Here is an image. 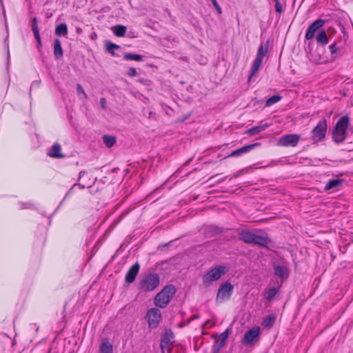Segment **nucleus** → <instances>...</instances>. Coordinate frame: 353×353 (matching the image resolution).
Returning <instances> with one entry per match:
<instances>
[{
	"label": "nucleus",
	"mask_w": 353,
	"mask_h": 353,
	"mask_svg": "<svg viewBox=\"0 0 353 353\" xmlns=\"http://www.w3.org/2000/svg\"><path fill=\"white\" fill-rule=\"evenodd\" d=\"M279 292V289L276 288H271L268 289L263 292V298L268 301H272Z\"/></svg>",
	"instance_id": "22"
},
{
	"label": "nucleus",
	"mask_w": 353,
	"mask_h": 353,
	"mask_svg": "<svg viewBox=\"0 0 353 353\" xmlns=\"http://www.w3.org/2000/svg\"><path fill=\"white\" fill-rule=\"evenodd\" d=\"M159 276L156 273H149L140 280L139 288L143 292H152L159 286Z\"/></svg>",
	"instance_id": "4"
},
{
	"label": "nucleus",
	"mask_w": 353,
	"mask_h": 353,
	"mask_svg": "<svg viewBox=\"0 0 353 353\" xmlns=\"http://www.w3.org/2000/svg\"><path fill=\"white\" fill-rule=\"evenodd\" d=\"M275 321V317L272 315H268L265 316L262 322V325L264 327L270 328L272 327L274 325Z\"/></svg>",
	"instance_id": "28"
},
{
	"label": "nucleus",
	"mask_w": 353,
	"mask_h": 353,
	"mask_svg": "<svg viewBox=\"0 0 353 353\" xmlns=\"http://www.w3.org/2000/svg\"><path fill=\"white\" fill-rule=\"evenodd\" d=\"M30 203H22L21 208H23V209L28 208L30 207Z\"/></svg>",
	"instance_id": "41"
},
{
	"label": "nucleus",
	"mask_w": 353,
	"mask_h": 353,
	"mask_svg": "<svg viewBox=\"0 0 353 353\" xmlns=\"http://www.w3.org/2000/svg\"><path fill=\"white\" fill-rule=\"evenodd\" d=\"M113 32L117 37H123L126 32V27L122 25H117L113 28Z\"/></svg>",
	"instance_id": "27"
},
{
	"label": "nucleus",
	"mask_w": 353,
	"mask_h": 353,
	"mask_svg": "<svg viewBox=\"0 0 353 353\" xmlns=\"http://www.w3.org/2000/svg\"><path fill=\"white\" fill-rule=\"evenodd\" d=\"M274 1H275V9H276V11L278 13L281 14L282 12V10H283L282 5L280 3L279 0H274Z\"/></svg>",
	"instance_id": "37"
},
{
	"label": "nucleus",
	"mask_w": 353,
	"mask_h": 353,
	"mask_svg": "<svg viewBox=\"0 0 353 353\" xmlns=\"http://www.w3.org/2000/svg\"><path fill=\"white\" fill-rule=\"evenodd\" d=\"M103 143L108 148L112 147L116 143V138L113 136L104 135L103 137Z\"/></svg>",
	"instance_id": "29"
},
{
	"label": "nucleus",
	"mask_w": 353,
	"mask_h": 353,
	"mask_svg": "<svg viewBox=\"0 0 353 353\" xmlns=\"http://www.w3.org/2000/svg\"><path fill=\"white\" fill-rule=\"evenodd\" d=\"M231 331H232V329L230 327H228L221 334L220 339L222 340V342L223 341L226 342Z\"/></svg>",
	"instance_id": "34"
},
{
	"label": "nucleus",
	"mask_w": 353,
	"mask_h": 353,
	"mask_svg": "<svg viewBox=\"0 0 353 353\" xmlns=\"http://www.w3.org/2000/svg\"><path fill=\"white\" fill-rule=\"evenodd\" d=\"M124 59L141 61L143 60V57L140 54L126 53L124 54Z\"/></svg>",
	"instance_id": "31"
},
{
	"label": "nucleus",
	"mask_w": 353,
	"mask_h": 353,
	"mask_svg": "<svg viewBox=\"0 0 353 353\" xmlns=\"http://www.w3.org/2000/svg\"><path fill=\"white\" fill-rule=\"evenodd\" d=\"M78 185L81 188V189H84L85 188V185H81L80 183L78 184Z\"/></svg>",
	"instance_id": "46"
},
{
	"label": "nucleus",
	"mask_w": 353,
	"mask_h": 353,
	"mask_svg": "<svg viewBox=\"0 0 353 353\" xmlns=\"http://www.w3.org/2000/svg\"><path fill=\"white\" fill-rule=\"evenodd\" d=\"M54 54L57 59H59L63 56V50L61 48V41L58 39L54 40Z\"/></svg>",
	"instance_id": "23"
},
{
	"label": "nucleus",
	"mask_w": 353,
	"mask_h": 353,
	"mask_svg": "<svg viewBox=\"0 0 353 353\" xmlns=\"http://www.w3.org/2000/svg\"><path fill=\"white\" fill-rule=\"evenodd\" d=\"M225 343L226 342H225V341L222 342V340L219 338V339L216 340L214 343V345H213L214 350H220L225 345Z\"/></svg>",
	"instance_id": "33"
},
{
	"label": "nucleus",
	"mask_w": 353,
	"mask_h": 353,
	"mask_svg": "<svg viewBox=\"0 0 353 353\" xmlns=\"http://www.w3.org/2000/svg\"><path fill=\"white\" fill-rule=\"evenodd\" d=\"M259 335L260 327L259 326H254L245 333L241 343L245 345H249L252 344L255 339H258Z\"/></svg>",
	"instance_id": "11"
},
{
	"label": "nucleus",
	"mask_w": 353,
	"mask_h": 353,
	"mask_svg": "<svg viewBox=\"0 0 353 353\" xmlns=\"http://www.w3.org/2000/svg\"><path fill=\"white\" fill-rule=\"evenodd\" d=\"M139 269L140 266L138 263H136L133 265H132L125 275V282L128 283H131L134 282L139 272Z\"/></svg>",
	"instance_id": "14"
},
{
	"label": "nucleus",
	"mask_w": 353,
	"mask_h": 353,
	"mask_svg": "<svg viewBox=\"0 0 353 353\" xmlns=\"http://www.w3.org/2000/svg\"><path fill=\"white\" fill-rule=\"evenodd\" d=\"M329 50L331 54L332 59L335 60L340 54V48L337 46L336 42H334L329 46Z\"/></svg>",
	"instance_id": "24"
},
{
	"label": "nucleus",
	"mask_w": 353,
	"mask_h": 353,
	"mask_svg": "<svg viewBox=\"0 0 353 353\" xmlns=\"http://www.w3.org/2000/svg\"><path fill=\"white\" fill-rule=\"evenodd\" d=\"M199 318V315H193L191 318H190V320H193V319H196Z\"/></svg>",
	"instance_id": "43"
},
{
	"label": "nucleus",
	"mask_w": 353,
	"mask_h": 353,
	"mask_svg": "<svg viewBox=\"0 0 353 353\" xmlns=\"http://www.w3.org/2000/svg\"><path fill=\"white\" fill-rule=\"evenodd\" d=\"M30 25H31V28H32V30L34 34V36L37 40V47L39 48L41 46V37L39 34V27H38V21H37V18L36 17H34L32 18Z\"/></svg>",
	"instance_id": "17"
},
{
	"label": "nucleus",
	"mask_w": 353,
	"mask_h": 353,
	"mask_svg": "<svg viewBox=\"0 0 353 353\" xmlns=\"http://www.w3.org/2000/svg\"><path fill=\"white\" fill-rule=\"evenodd\" d=\"M267 45H268V41L267 42ZM268 52V46H266L265 48L263 44H261L258 48L256 57L253 62L250 73L249 75V80L251 79L259 70L262 65L263 59L267 55Z\"/></svg>",
	"instance_id": "5"
},
{
	"label": "nucleus",
	"mask_w": 353,
	"mask_h": 353,
	"mask_svg": "<svg viewBox=\"0 0 353 353\" xmlns=\"http://www.w3.org/2000/svg\"><path fill=\"white\" fill-rule=\"evenodd\" d=\"M325 23V21L321 19L315 20L307 28L305 33V39L311 40L314 38L315 32L320 30Z\"/></svg>",
	"instance_id": "12"
},
{
	"label": "nucleus",
	"mask_w": 353,
	"mask_h": 353,
	"mask_svg": "<svg viewBox=\"0 0 353 353\" xmlns=\"http://www.w3.org/2000/svg\"><path fill=\"white\" fill-rule=\"evenodd\" d=\"M47 154L48 156L54 159H61L65 157V155L61 153V147L58 143H54L52 145L50 149L48 151Z\"/></svg>",
	"instance_id": "15"
},
{
	"label": "nucleus",
	"mask_w": 353,
	"mask_h": 353,
	"mask_svg": "<svg viewBox=\"0 0 353 353\" xmlns=\"http://www.w3.org/2000/svg\"><path fill=\"white\" fill-rule=\"evenodd\" d=\"M85 174V171H81L79 174V180Z\"/></svg>",
	"instance_id": "42"
},
{
	"label": "nucleus",
	"mask_w": 353,
	"mask_h": 353,
	"mask_svg": "<svg viewBox=\"0 0 353 353\" xmlns=\"http://www.w3.org/2000/svg\"><path fill=\"white\" fill-rule=\"evenodd\" d=\"M105 48L107 51L110 53L112 56H115V53L114 52V50H117L120 48L119 46L113 43L110 41H107L105 43Z\"/></svg>",
	"instance_id": "30"
},
{
	"label": "nucleus",
	"mask_w": 353,
	"mask_h": 353,
	"mask_svg": "<svg viewBox=\"0 0 353 353\" xmlns=\"http://www.w3.org/2000/svg\"><path fill=\"white\" fill-rule=\"evenodd\" d=\"M316 42L319 45L325 46L328 43V37L325 30L319 31L316 37Z\"/></svg>",
	"instance_id": "21"
},
{
	"label": "nucleus",
	"mask_w": 353,
	"mask_h": 353,
	"mask_svg": "<svg viewBox=\"0 0 353 353\" xmlns=\"http://www.w3.org/2000/svg\"><path fill=\"white\" fill-rule=\"evenodd\" d=\"M77 185V183L74 184V185L72 186V188H71V190H72V189H73V188H74V186H76Z\"/></svg>",
	"instance_id": "48"
},
{
	"label": "nucleus",
	"mask_w": 353,
	"mask_h": 353,
	"mask_svg": "<svg viewBox=\"0 0 353 353\" xmlns=\"http://www.w3.org/2000/svg\"><path fill=\"white\" fill-rule=\"evenodd\" d=\"M234 286L229 281L221 283L218 289L216 301L222 303L229 300L232 294Z\"/></svg>",
	"instance_id": "6"
},
{
	"label": "nucleus",
	"mask_w": 353,
	"mask_h": 353,
	"mask_svg": "<svg viewBox=\"0 0 353 353\" xmlns=\"http://www.w3.org/2000/svg\"><path fill=\"white\" fill-rule=\"evenodd\" d=\"M128 75L129 77H135L137 74V70L134 68H130L128 72Z\"/></svg>",
	"instance_id": "38"
},
{
	"label": "nucleus",
	"mask_w": 353,
	"mask_h": 353,
	"mask_svg": "<svg viewBox=\"0 0 353 353\" xmlns=\"http://www.w3.org/2000/svg\"><path fill=\"white\" fill-rule=\"evenodd\" d=\"M327 132V121L323 119L319 121L312 130V138L314 143L321 141L325 137Z\"/></svg>",
	"instance_id": "7"
},
{
	"label": "nucleus",
	"mask_w": 353,
	"mask_h": 353,
	"mask_svg": "<svg viewBox=\"0 0 353 353\" xmlns=\"http://www.w3.org/2000/svg\"><path fill=\"white\" fill-rule=\"evenodd\" d=\"M254 232L243 230L239 233V239L248 244H252Z\"/></svg>",
	"instance_id": "19"
},
{
	"label": "nucleus",
	"mask_w": 353,
	"mask_h": 353,
	"mask_svg": "<svg viewBox=\"0 0 353 353\" xmlns=\"http://www.w3.org/2000/svg\"><path fill=\"white\" fill-rule=\"evenodd\" d=\"M176 292L175 287L173 285L165 286L154 297V304L161 308L165 307L169 303L171 298Z\"/></svg>",
	"instance_id": "2"
},
{
	"label": "nucleus",
	"mask_w": 353,
	"mask_h": 353,
	"mask_svg": "<svg viewBox=\"0 0 353 353\" xmlns=\"http://www.w3.org/2000/svg\"><path fill=\"white\" fill-rule=\"evenodd\" d=\"M260 143H254L252 144L245 145L242 148H238L233 152H231V154L228 157H239L242 155L243 154L247 153L250 152L253 148L259 146Z\"/></svg>",
	"instance_id": "16"
},
{
	"label": "nucleus",
	"mask_w": 353,
	"mask_h": 353,
	"mask_svg": "<svg viewBox=\"0 0 353 353\" xmlns=\"http://www.w3.org/2000/svg\"><path fill=\"white\" fill-rule=\"evenodd\" d=\"M146 318L148 319L149 327L152 329L156 328L159 325L161 319V312L157 308H150L147 312Z\"/></svg>",
	"instance_id": "8"
},
{
	"label": "nucleus",
	"mask_w": 353,
	"mask_h": 353,
	"mask_svg": "<svg viewBox=\"0 0 353 353\" xmlns=\"http://www.w3.org/2000/svg\"><path fill=\"white\" fill-rule=\"evenodd\" d=\"M210 1H211L212 3L213 4L214 9L218 12V14H221L222 10H221V8L220 7V6L219 5L218 2L216 1V0H210Z\"/></svg>",
	"instance_id": "35"
},
{
	"label": "nucleus",
	"mask_w": 353,
	"mask_h": 353,
	"mask_svg": "<svg viewBox=\"0 0 353 353\" xmlns=\"http://www.w3.org/2000/svg\"><path fill=\"white\" fill-rule=\"evenodd\" d=\"M282 99V97L280 95H274L269 99H268L265 101V106L270 107L274 103L279 102Z\"/></svg>",
	"instance_id": "32"
},
{
	"label": "nucleus",
	"mask_w": 353,
	"mask_h": 353,
	"mask_svg": "<svg viewBox=\"0 0 353 353\" xmlns=\"http://www.w3.org/2000/svg\"><path fill=\"white\" fill-rule=\"evenodd\" d=\"M100 104L103 109L106 108V100L105 98L102 97L100 99Z\"/></svg>",
	"instance_id": "40"
},
{
	"label": "nucleus",
	"mask_w": 353,
	"mask_h": 353,
	"mask_svg": "<svg viewBox=\"0 0 353 353\" xmlns=\"http://www.w3.org/2000/svg\"><path fill=\"white\" fill-rule=\"evenodd\" d=\"M300 140V135L296 134H288L281 137L278 145L283 147H295Z\"/></svg>",
	"instance_id": "9"
},
{
	"label": "nucleus",
	"mask_w": 353,
	"mask_h": 353,
	"mask_svg": "<svg viewBox=\"0 0 353 353\" xmlns=\"http://www.w3.org/2000/svg\"><path fill=\"white\" fill-rule=\"evenodd\" d=\"M244 172H245V170L244 169L240 170L238 172H236V173H234L233 174V176L231 177V179H232V178H237L240 175L243 174Z\"/></svg>",
	"instance_id": "39"
},
{
	"label": "nucleus",
	"mask_w": 353,
	"mask_h": 353,
	"mask_svg": "<svg viewBox=\"0 0 353 353\" xmlns=\"http://www.w3.org/2000/svg\"><path fill=\"white\" fill-rule=\"evenodd\" d=\"M77 94L79 95L80 94H83V97L85 99H86L88 97L86 93L85 92L83 87L80 85V84H77Z\"/></svg>",
	"instance_id": "36"
},
{
	"label": "nucleus",
	"mask_w": 353,
	"mask_h": 353,
	"mask_svg": "<svg viewBox=\"0 0 353 353\" xmlns=\"http://www.w3.org/2000/svg\"><path fill=\"white\" fill-rule=\"evenodd\" d=\"M81 31V28H77V32H80Z\"/></svg>",
	"instance_id": "47"
},
{
	"label": "nucleus",
	"mask_w": 353,
	"mask_h": 353,
	"mask_svg": "<svg viewBox=\"0 0 353 353\" xmlns=\"http://www.w3.org/2000/svg\"><path fill=\"white\" fill-rule=\"evenodd\" d=\"M55 34L58 36H65L68 34V27L65 23L59 24L55 29Z\"/></svg>",
	"instance_id": "25"
},
{
	"label": "nucleus",
	"mask_w": 353,
	"mask_h": 353,
	"mask_svg": "<svg viewBox=\"0 0 353 353\" xmlns=\"http://www.w3.org/2000/svg\"><path fill=\"white\" fill-rule=\"evenodd\" d=\"M344 180L341 179H330L325 185L324 190L328 191L332 189H339L342 186Z\"/></svg>",
	"instance_id": "18"
},
{
	"label": "nucleus",
	"mask_w": 353,
	"mask_h": 353,
	"mask_svg": "<svg viewBox=\"0 0 353 353\" xmlns=\"http://www.w3.org/2000/svg\"><path fill=\"white\" fill-rule=\"evenodd\" d=\"M100 350L101 353H113V346L107 341H103L100 347Z\"/></svg>",
	"instance_id": "26"
},
{
	"label": "nucleus",
	"mask_w": 353,
	"mask_h": 353,
	"mask_svg": "<svg viewBox=\"0 0 353 353\" xmlns=\"http://www.w3.org/2000/svg\"><path fill=\"white\" fill-rule=\"evenodd\" d=\"M154 115V113H153L152 112H149V118L152 117Z\"/></svg>",
	"instance_id": "45"
},
{
	"label": "nucleus",
	"mask_w": 353,
	"mask_h": 353,
	"mask_svg": "<svg viewBox=\"0 0 353 353\" xmlns=\"http://www.w3.org/2000/svg\"><path fill=\"white\" fill-rule=\"evenodd\" d=\"M350 125V118L347 115L341 117L336 122L332 131L333 141L341 143L345 140L347 130Z\"/></svg>",
	"instance_id": "1"
},
{
	"label": "nucleus",
	"mask_w": 353,
	"mask_h": 353,
	"mask_svg": "<svg viewBox=\"0 0 353 353\" xmlns=\"http://www.w3.org/2000/svg\"><path fill=\"white\" fill-rule=\"evenodd\" d=\"M271 239L268 234L263 231L254 232L252 245H257L268 248Z\"/></svg>",
	"instance_id": "10"
},
{
	"label": "nucleus",
	"mask_w": 353,
	"mask_h": 353,
	"mask_svg": "<svg viewBox=\"0 0 353 353\" xmlns=\"http://www.w3.org/2000/svg\"><path fill=\"white\" fill-rule=\"evenodd\" d=\"M274 274L282 281L286 280L290 274L289 268L286 265H274Z\"/></svg>",
	"instance_id": "13"
},
{
	"label": "nucleus",
	"mask_w": 353,
	"mask_h": 353,
	"mask_svg": "<svg viewBox=\"0 0 353 353\" xmlns=\"http://www.w3.org/2000/svg\"><path fill=\"white\" fill-rule=\"evenodd\" d=\"M226 272L227 269L223 265L212 268L203 275V284L205 287L210 286L212 282L218 281Z\"/></svg>",
	"instance_id": "3"
},
{
	"label": "nucleus",
	"mask_w": 353,
	"mask_h": 353,
	"mask_svg": "<svg viewBox=\"0 0 353 353\" xmlns=\"http://www.w3.org/2000/svg\"><path fill=\"white\" fill-rule=\"evenodd\" d=\"M8 65L10 63V52H9V50H8Z\"/></svg>",
	"instance_id": "44"
},
{
	"label": "nucleus",
	"mask_w": 353,
	"mask_h": 353,
	"mask_svg": "<svg viewBox=\"0 0 353 353\" xmlns=\"http://www.w3.org/2000/svg\"><path fill=\"white\" fill-rule=\"evenodd\" d=\"M270 123H263L256 126H254L247 130L245 132V134L252 136L266 130L268 127H270Z\"/></svg>",
	"instance_id": "20"
}]
</instances>
